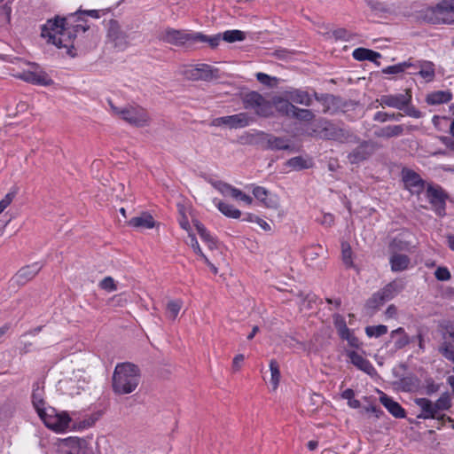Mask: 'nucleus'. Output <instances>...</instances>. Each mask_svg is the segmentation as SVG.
<instances>
[{"instance_id": "53", "label": "nucleus", "mask_w": 454, "mask_h": 454, "mask_svg": "<svg viewBox=\"0 0 454 454\" xmlns=\"http://www.w3.org/2000/svg\"><path fill=\"white\" fill-rule=\"evenodd\" d=\"M353 252L348 243L341 244V258L342 262L347 268L354 267V262L352 259Z\"/></svg>"}, {"instance_id": "11", "label": "nucleus", "mask_w": 454, "mask_h": 454, "mask_svg": "<svg viewBox=\"0 0 454 454\" xmlns=\"http://www.w3.org/2000/svg\"><path fill=\"white\" fill-rule=\"evenodd\" d=\"M33 70H25L18 77L22 81L37 86H51L54 83L51 76L38 64H31Z\"/></svg>"}, {"instance_id": "20", "label": "nucleus", "mask_w": 454, "mask_h": 454, "mask_svg": "<svg viewBox=\"0 0 454 454\" xmlns=\"http://www.w3.org/2000/svg\"><path fill=\"white\" fill-rule=\"evenodd\" d=\"M69 15L67 18L56 16L52 20H48L47 22L42 26V37L50 40V36L57 35L59 31L65 29V26L69 25Z\"/></svg>"}, {"instance_id": "4", "label": "nucleus", "mask_w": 454, "mask_h": 454, "mask_svg": "<svg viewBox=\"0 0 454 454\" xmlns=\"http://www.w3.org/2000/svg\"><path fill=\"white\" fill-rule=\"evenodd\" d=\"M309 135L320 139L334 140L340 143L352 141V137L355 142H359L360 140L359 137L354 136L348 129H345L336 125L332 121L325 118H319L312 124Z\"/></svg>"}, {"instance_id": "10", "label": "nucleus", "mask_w": 454, "mask_h": 454, "mask_svg": "<svg viewBox=\"0 0 454 454\" xmlns=\"http://www.w3.org/2000/svg\"><path fill=\"white\" fill-rule=\"evenodd\" d=\"M426 196L439 216L446 215V200L448 194L440 185L428 184L427 187Z\"/></svg>"}, {"instance_id": "15", "label": "nucleus", "mask_w": 454, "mask_h": 454, "mask_svg": "<svg viewBox=\"0 0 454 454\" xmlns=\"http://www.w3.org/2000/svg\"><path fill=\"white\" fill-rule=\"evenodd\" d=\"M252 121L253 119L247 113H239L233 115L215 118L211 125L215 127L225 125L230 129H240L247 127Z\"/></svg>"}, {"instance_id": "42", "label": "nucleus", "mask_w": 454, "mask_h": 454, "mask_svg": "<svg viewBox=\"0 0 454 454\" xmlns=\"http://www.w3.org/2000/svg\"><path fill=\"white\" fill-rule=\"evenodd\" d=\"M387 301L385 300V297L380 294V291L374 293L372 297H370L365 303V307L369 309H372L373 312L378 310L381 306H383Z\"/></svg>"}, {"instance_id": "7", "label": "nucleus", "mask_w": 454, "mask_h": 454, "mask_svg": "<svg viewBox=\"0 0 454 454\" xmlns=\"http://www.w3.org/2000/svg\"><path fill=\"white\" fill-rule=\"evenodd\" d=\"M245 109L254 110L255 114L261 117H270L272 115V106L270 101L265 99L259 92L252 90L245 93L241 97Z\"/></svg>"}, {"instance_id": "6", "label": "nucleus", "mask_w": 454, "mask_h": 454, "mask_svg": "<svg viewBox=\"0 0 454 454\" xmlns=\"http://www.w3.org/2000/svg\"><path fill=\"white\" fill-rule=\"evenodd\" d=\"M38 416L45 427L58 433L68 428L71 422L68 413L58 412L55 408L51 406L43 411L40 410Z\"/></svg>"}, {"instance_id": "64", "label": "nucleus", "mask_w": 454, "mask_h": 454, "mask_svg": "<svg viewBox=\"0 0 454 454\" xmlns=\"http://www.w3.org/2000/svg\"><path fill=\"white\" fill-rule=\"evenodd\" d=\"M333 35L336 40L349 41L351 38L349 31L343 27L333 30Z\"/></svg>"}, {"instance_id": "27", "label": "nucleus", "mask_w": 454, "mask_h": 454, "mask_svg": "<svg viewBox=\"0 0 454 454\" xmlns=\"http://www.w3.org/2000/svg\"><path fill=\"white\" fill-rule=\"evenodd\" d=\"M32 404L35 408L36 413L40 412V410L46 409V402L44 400V387L40 386L38 381L33 384V391H32Z\"/></svg>"}, {"instance_id": "54", "label": "nucleus", "mask_w": 454, "mask_h": 454, "mask_svg": "<svg viewBox=\"0 0 454 454\" xmlns=\"http://www.w3.org/2000/svg\"><path fill=\"white\" fill-rule=\"evenodd\" d=\"M69 26L73 33H74L75 36L77 33L82 31L83 33L90 29V26L87 24V20L83 19V20H78L77 16L74 19L69 20Z\"/></svg>"}, {"instance_id": "46", "label": "nucleus", "mask_w": 454, "mask_h": 454, "mask_svg": "<svg viewBox=\"0 0 454 454\" xmlns=\"http://www.w3.org/2000/svg\"><path fill=\"white\" fill-rule=\"evenodd\" d=\"M290 118L303 121H310L315 118V114L310 109L294 106Z\"/></svg>"}, {"instance_id": "48", "label": "nucleus", "mask_w": 454, "mask_h": 454, "mask_svg": "<svg viewBox=\"0 0 454 454\" xmlns=\"http://www.w3.org/2000/svg\"><path fill=\"white\" fill-rule=\"evenodd\" d=\"M403 114L401 113H387L379 111L373 115V121L378 122H386L387 121H399Z\"/></svg>"}, {"instance_id": "12", "label": "nucleus", "mask_w": 454, "mask_h": 454, "mask_svg": "<svg viewBox=\"0 0 454 454\" xmlns=\"http://www.w3.org/2000/svg\"><path fill=\"white\" fill-rule=\"evenodd\" d=\"M72 27H70L69 25L65 26V29L62 31H59L57 35L55 36H50V40H48L49 43H52L58 48H67V53L72 57L74 58L76 53V49L74 45V41L76 38L74 33L71 30Z\"/></svg>"}, {"instance_id": "59", "label": "nucleus", "mask_w": 454, "mask_h": 454, "mask_svg": "<svg viewBox=\"0 0 454 454\" xmlns=\"http://www.w3.org/2000/svg\"><path fill=\"white\" fill-rule=\"evenodd\" d=\"M340 339L347 340L348 345L354 348H360L362 346L360 340L350 330L348 333L342 335Z\"/></svg>"}, {"instance_id": "16", "label": "nucleus", "mask_w": 454, "mask_h": 454, "mask_svg": "<svg viewBox=\"0 0 454 454\" xmlns=\"http://www.w3.org/2000/svg\"><path fill=\"white\" fill-rule=\"evenodd\" d=\"M411 90L410 89H407L404 94L400 93L381 95L380 98L377 99V102H379L380 105L383 107L388 106L398 110H402L409 103H411Z\"/></svg>"}, {"instance_id": "3", "label": "nucleus", "mask_w": 454, "mask_h": 454, "mask_svg": "<svg viewBox=\"0 0 454 454\" xmlns=\"http://www.w3.org/2000/svg\"><path fill=\"white\" fill-rule=\"evenodd\" d=\"M415 403L420 408V413L417 416L418 419L453 422L451 417L443 413V411H449L452 407L451 398L448 392L442 393L435 402L426 397H420L415 399Z\"/></svg>"}, {"instance_id": "56", "label": "nucleus", "mask_w": 454, "mask_h": 454, "mask_svg": "<svg viewBox=\"0 0 454 454\" xmlns=\"http://www.w3.org/2000/svg\"><path fill=\"white\" fill-rule=\"evenodd\" d=\"M270 370L271 372V384L273 389H276L280 380V371L278 362L275 359H271L270 362Z\"/></svg>"}, {"instance_id": "18", "label": "nucleus", "mask_w": 454, "mask_h": 454, "mask_svg": "<svg viewBox=\"0 0 454 454\" xmlns=\"http://www.w3.org/2000/svg\"><path fill=\"white\" fill-rule=\"evenodd\" d=\"M107 36L114 43V47L120 51L125 50L129 45L128 35L121 29L116 20H110Z\"/></svg>"}, {"instance_id": "1", "label": "nucleus", "mask_w": 454, "mask_h": 454, "mask_svg": "<svg viewBox=\"0 0 454 454\" xmlns=\"http://www.w3.org/2000/svg\"><path fill=\"white\" fill-rule=\"evenodd\" d=\"M158 38L163 43L177 47L184 46L185 44L193 45L207 43L212 49H215L221 42L220 35L208 36L201 32H188L173 27H167L159 35Z\"/></svg>"}, {"instance_id": "52", "label": "nucleus", "mask_w": 454, "mask_h": 454, "mask_svg": "<svg viewBox=\"0 0 454 454\" xmlns=\"http://www.w3.org/2000/svg\"><path fill=\"white\" fill-rule=\"evenodd\" d=\"M333 325L337 330V333H338L340 338L342 335H344L345 333H348V332L350 330L347 326L346 320H345L344 317L340 314L333 315Z\"/></svg>"}, {"instance_id": "31", "label": "nucleus", "mask_w": 454, "mask_h": 454, "mask_svg": "<svg viewBox=\"0 0 454 454\" xmlns=\"http://www.w3.org/2000/svg\"><path fill=\"white\" fill-rule=\"evenodd\" d=\"M453 95L450 90H436L428 93L425 101L429 106L446 104L452 100Z\"/></svg>"}, {"instance_id": "21", "label": "nucleus", "mask_w": 454, "mask_h": 454, "mask_svg": "<svg viewBox=\"0 0 454 454\" xmlns=\"http://www.w3.org/2000/svg\"><path fill=\"white\" fill-rule=\"evenodd\" d=\"M253 195L259 200L265 207L277 209L278 207V200L276 195L271 194L266 188L252 184Z\"/></svg>"}, {"instance_id": "35", "label": "nucleus", "mask_w": 454, "mask_h": 454, "mask_svg": "<svg viewBox=\"0 0 454 454\" xmlns=\"http://www.w3.org/2000/svg\"><path fill=\"white\" fill-rule=\"evenodd\" d=\"M217 209L226 217L239 219L241 216V211L232 205L225 203L218 199L213 200Z\"/></svg>"}, {"instance_id": "23", "label": "nucleus", "mask_w": 454, "mask_h": 454, "mask_svg": "<svg viewBox=\"0 0 454 454\" xmlns=\"http://www.w3.org/2000/svg\"><path fill=\"white\" fill-rule=\"evenodd\" d=\"M284 96L292 103L310 106L313 103V95L301 89L291 88L284 92Z\"/></svg>"}, {"instance_id": "49", "label": "nucleus", "mask_w": 454, "mask_h": 454, "mask_svg": "<svg viewBox=\"0 0 454 454\" xmlns=\"http://www.w3.org/2000/svg\"><path fill=\"white\" fill-rule=\"evenodd\" d=\"M366 335L369 338H379L387 333V326L385 325H368L364 329Z\"/></svg>"}, {"instance_id": "39", "label": "nucleus", "mask_w": 454, "mask_h": 454, "mask_svg": "<svg viewBox=\"0 0 454 454\" xmlns=\"http://www.w3.org/2000/svg\"><path fill=\"white\" fill-rule=\"evenodd\" d=\"M287 142L288 141L284 137H275L269 134V137L266 141V150H288L291 146Z\"/></svg>"}, {"instance_id": "62", "label": "nucleus", "mask_w": 454, "mask_h": 454, "mask_svg": "<svg viewBox=\"0 0 454 454\" xmlns=\"http://www.w3.org/2000/svg\"><path fill=\"white\" fill-rule=\"evenodd\" d=\"M200 239L203 242H205L207 246V247L210 250H214L217 247V239L211 235V233L207 231L205 234H202L200 236Z\"/></svg>"}, {"instance_id": "50", "label": "nucleus", "mask_w": 454, "mask_h": 454, "mask_svg": "<svg viewBox=\"0 0 454 454\" xmlns=\"http://www.w3.org/2000/svg\"><path fill=\"white\" fill-rule=\"evenodd\" d=\"M212 185L219 191L223 196H228L229 192H231V197H235L236 192H238V188L232 186L228 183H224L223 181H215L211 183Z\"/></svg>"}, {"instance_id": "40", "label": "nucleus", "mask_w": 454, "mask_h": 454, "mask_svg": "<svg viewBox=\"0 0 454 454\" xmlns=\"http://www.w3.org/2000/svg\"><path fill=\"white\" fill-rule=\"evenodd\" d=\"M403 286L402 284L394 280L386 285L383 288L380 289L379 291L383 295V297H385V300L390 301L395 295H397V294L400 293L403 290Z\"/></svg>"}, {"instance_id": "22", "label": "nucleus", "mask_w": 454, "mask_h": 454, "mask_svg": "<svg viewBox=\"0 0 454 454\" xmlns=\"http://www.w3.org/2000/svg\"><path fill=\"white\" fill-rule=\"evenodd\" d=\"M411 67L415 70L419 69L418 72H410L411 74H419L427 82H431L435 76L434 64L428 60H413Z\"/></svg>"}, {"instance_id": "2", "label": "nucleus", "mask_w": 454, "mask_h": 454, "mask_svg": "<svg viewBox=\"0 0 454 454\" xmlns=\"http://www.w3.org/2000/svg\"><path fill=\"white\" fill-rule=\"evenodd\" d=\"M140 380L141 372L137 365L129 362L119 363L112 377L113 391L120 395L130 394L137 387Z\"/></svg>"}, {"instance_id": "28", "label": "nucleus", "mask_w": 454, "mask_h": 454, "mask_svg": "<svg viewBox=\"0 0 454 454\" xmlns=\"http://www.w3.org/2000/svg\"><path fill=\"white\" fill-rule=\"evenodd\" d=\"M390 338L395 340L394 347L395 350H400L414 341V338H410L403 327H398L390 333Z\"/></svg>"}, {"instance_id": "58", "label": "nucleus", "mask_w": 454, "mask_h": 454, "mask_svg": "<svg viewBox=\"0 0 454 454\" xmlns=\"http://www.w3.org/2000/svg\"><path fill=\"white\" fill-rule=\"evenodd\" d=\"M439 352L449 361L454 363V341H444L439 348Z\"/></svg>"}, {"instance_id": "9", "label": "nucleus", "mask_w": 454, "mask_h": 454, "mask_svg": "<svg viewBox=\"0 0 454 454\" xmlns=\"http://www.w3.org/2000/svg\"><path fill=\"white\" fill-rule=\"evenodd\" d=\"M184 74L191 81L210 82L220 77L219 69L208 64H198L184 70Z\"/></svg>"}, {"instance_id": "36", "label": "nucleus", "mask_w": 454, "mask_h": 454, "mask_svg": "<svg viewBox=\"0 0 454 454\" xmlns=\"http://www.w3.org/2000/svg\"><path fill=\"white\" fill-rule=\"evenodd\" d=\"M274 106L279 114L289 118L291 117L295 106L292 101L288 100L286 97L285 98L281 97L274 98Z\"/></svg>"}, {"instance_id": "63", "label": "nucleus", "mask_w": 454, "mask_h": 454, "mask_svg": "<svg viewBox=\"0 0 454 454\" xmlns=\"http://www.w3.org/2000/svg\"><path fill=\"white\" fill-rule=\"evenodd\" d=\"M434 277L439 281H447L451 278L450 272L446 267H438L434 271Z\"/></svg>"}, {"instance_id": "14", "label": "nucleus", "mask_w": 454, "mask_h": 454, "mask_svg": "<svg viewBox=\"0 0 454 454\" xmlns=\"http://www.w3.org/2000/svg\"><path fill=\"white\" fill-rule=\"evenodd\" d=\"M377 144L372 140H363L348 153V160L351 164H358L369 159L376 151Z\"/></svg>"}, {"instance_id": "43", "label": "nucleus", "mask_w": 454, "mask_h": 454, "mask_svg": "<svg viewBox=\"0 0 454 454\" xmlns=\"http://www.w3.org/2000/svg\"><path fill=\"white\" fill-rule=\"evenodd\" d=\"M412 65V58H410L408 60L393 65L388 66L382 69V73L386 74H395L399 73L404 72L407 68L411 67Z\"/></svg>"}, {"instance_id": "33", "label": "nucleus", "mask_w": 454, "mask_h": 454, "mask_svg": "<svg viewBox=\"0 0 454 454\" xmlns=\"http://www.w3.org/2000/svg\"><path fill=\"white\" fill-rule=\"evenodd\" d=\"M389 263L392 271H403L409 268L411 259L406 254L395 253V254H391Z\"/></svg>"}, {"instance_id": "38", "label": "nucleus", "mask_w": 454, "mask_h": 454, "mask_svg": "<svg viewBox=\"0 0 454 454\" xmlns=\"http://www.w3.org/2000/svg\"><path fill=\"white\" fill-rule=\"evenodd\" d=\"M268 137V133L263 131H256L247 136L246 143L248 145H255L262 150H266V141Z\"/></svg>"}, {"instance_id": "26", "label": "nucleus", "mask_w": 454, "mask_h": 454, "mask_svg": "<svg viewBox=\"0 0 454 454\" xmlns=\"http://www.w3.org/2000/svg\"><path fill=\"white\" fill-rule=\"evenodd\" d=\"M445 12L443 10L440 9V3L436 4L434 7H428L425 9L420 18L431 24H441V23H448L447 20L444 18Z\"/></svg>"}, {"instance_id": "24", "label": "nucleus", "mask_w": 454, "mask_h": 454, "mask_svg": "<svg viewBox=\"0 0 454 454\" xmlns=\"http://www.w3.org/2000/svg\"><path fill=\"white\" fill-rule=\"evenodd\" d=\"M347 356L349 358L350 363L355 365L357 369L367 373L370 376L376 374V370L372 364L366 358L363 357L357 352L354 350H348L346 352Z\"/></svg>"}, {"instance_id": "17", "label": "nucleus", "mask_w": 454, "mask_h": 454, "mask_svg": "<svg viewBox=\"0 0 454 454\" xmlns=\"http://www.w3.org/2000/svg\"><path fill=\"white\" fill-rule=\"evenodd\" d=\"M327 253L326 249L319 244H313L308 246L304 249V260L309 267L317 270H323L325 266V262L320 260Z\"/></svg>"}, {"instance_id": "30", "label": "nucleus", "mask_w": 454, "mask_h": 454, "mask_svg": "<svg viewBox=\"0 0 454 454\" xmlns=\"http://www.w3.org/2000/svg\"><path fill=\"white\" fill-rule=\"evenodd\" d=\"M128 223L137 229H152L156 223L151 214L143 212L140 215L132 217Z\"/></svg>"}, {"instance_id": "25", "label": "nucleus", "mask_w": 454, "mask_h": 454, "mask_svg": "<svg viewBox=\"0 0 454 454\" xmlns=\"http://www.w3.org/2000/svg\"><path fill=\"white\" fill-rule=\"evenodd\" d=\"M380 402L393 417L396 419H403L406 417V411L401 404L394 401L393 398L387 394L380 392Z\"/></svg>"}, {"instance_id": "13", "label": "nucleus", "mask_w": 454, "mask_h": 454, "mask_svg": "<svg viewBox=\"0 0 454 454\" xmlns=\"http://www.w3.org/2000/svg\"><path fill=\"white\" fill-rule=\"evenodd\" d=\"M402 181L404 188L411 194L419 195L425 189L426 181L416 171L403 168L401 171Z\"/></svg>"}, {"instance_id": "57", "label": "nucleus", "mask_w": 454, "mask_h": 454, "mask_svg": "<svg viewBox=\"0 0 454 454\" xmlns=\"http://www.w3.org/2000/svg\"><path fill=\"white\" fill-rule=\"evenodd\" d=\"M82 15H87L93 19L100 18L98 10H82V7H80L75 12L69 14V19H74L77 16L78 20H83Z\"/></svg>"}, {"instance_id": "55", "label": "nucleus", "mask_w": 454, "mask_h": 454, "mask_svg": "<svg viewBox=\"0 0 454 454\" xmlns=\"http://www.w3.org/2000/svg\"><path fill=\"white\" fill-rule=\"evenodd\" d=\"M243 221L255 223L265 231H270L271 230L270 225L265 220L253 213H247Z\"/></svg>"}, {"instance_id": "29", "label": "nucleus", "mask_w": 454, "mask_h": 454, "mask_svg": "<svg viewBox=\"0 0 454 454\" xmlns=\"http://www.w3.org/2000/svg\"><path fill=\"white\" fill-rule=\"evenodd\" d=\"M352 56L356 60H369L375 63L378 67L380 66V62L378 59L381 58V54L378 51L360 47L354 50Z\"/></svg>"}, {"instance_id": "32", "label": "nucleus", "mask_w": 454, "mask_h": 454, "mask_svg": "<svg viewBox=\"0 0 454 454\" xmlns=\"http://www.w3.org/2000/svg\"><path fill=\"white\" fill-rule=\"evenodd\" d=\"M404 128L401 124L387 125L378 129L374 131V136L380 138L389 139L392 137H400L403 134Z\"/></svg>"}, {"instance_id": "60", "label": "nucleus", "mask_w": 454, "mask_h": 454, "mask_svg": "<svg viewBox=\"0 0 454 454\" xmlns=\"http://www.w3.org/2000/svg\"><path fill=\"white\" fill-rule=\"evenodd\" d=\"M99 287L107 292H114L117 290V286L112 277L104 278L99 283Z\"/></svg>"}, {"instance_id": "51", "label": "nucleus", "mask_w": 454, "mask_h": 454, "mask_svg": "<svg viewBox=\"0 0 454 454\" xmlns=\"http://www.w3.org/2000/svg\"><path fill=\"white\" fill-rule=\"evenodd\" d=\"M286 165L294 170H302L309 168L308 161L301 156H295L289 159Z\"/></svg>"}, {"instance_id": "34", "label": "nucleus", "mask_w": 454, "mask_h": 454, "mask_svg": "<svg viewBox=\"0 0 454 454\" xmlns=\"http://www.w3.org/2000/svg\"><path fill=\"white\" fill-rule=\"evenodd\" d=\"M86 443L84 439L69 437L64 441L65 446L68 448V450H65V454H84L83 449Z\"/></svg>"}, {"instance_id": "8", "label": "nucleus", "mask_w": 454, "mask_h": 454, "mask_svg": "<svg viewBox=\"0 0 454 454\" xmlns=\"http://www.w3.org/2000/svg\"><path fill=\"white\" fill-rule=\"evenodd\" d=\"M112 109L122 120L136 127H145L149 124L150 117L147 111L141 106H128L118 108L111 105Z\"/></svg>"}, {"instance_id": "19", "label": "nucleus", "mask_w": 454, "mask_h": 454, "mask_svg": "<svg viewBox=\"0 0 454 454\" xmlns=\"http://www.w3.org/2000/svg\"><path fill=\"white\" fill-rule=\"evenodd\" d=\"M42 268L43 264H40L39 262L26 265L18 270L11 281L19 286H22L28 281L32 280L39 273Z\"/></svg>"}, {"instance_id": "61", "label": "nucleus", "mask_w": 454, "mask_h": 454, "mask_svg": "<svg viewBox=\"0 0 454 454\" xmlns=\"http://www.w3.org/2000/svg\"><path fill=\"white\" fill-rule=\"evenodd\" d=\"M425 387L426 394L427 395H432L433 394L439 391L440 385L436 384L432 377H427L425 379Z\"/></svg>"}, {"instance_id": "44", "label": "nucleus", "mask_w": 454, "mask_h": 454, "mask_svg": "<svg viewBox=\"0 0 454 454\" xmlns=\"http://www.w3.org/2000/svg\"><path fill=\"white\" fill-rule=\"evenodd\" d=\"M366 4L371 11L379 17H382L384 14L391 12L390 8L386 4L377 0H366Z\"/></svg>"}, {"instance_id": "5", "label": "nucleus", "mask_w": 454, "mask_h": 454, "mask_svg": "<svg viewBox=\"0 0 454 454\" xmlns=\"http://www.w3.org/2000/svg\"><path fill=\"white\" fill-rule=\"evenodd\" d=\"M314 98L322 104L324 113L335 114L338 112H347L353 110L358 103L353 100H346L340 96H335L329 93L318 94L313 90Z\"/></svg>"}, {"instance_id": "45", "label": "nucleus", "mask_w": 454, "mask_h": 454, "mask_svg": "<svg viewBox=\"0 0 454 454\" xmlns=\"http://www.w3.org/2000/svg\"><path fill=\"white\" fill-rule=\"evenodd\" d=\"M219 35H221V40H223L227 43L240 42L246 39L245 32L237 29L227 30Z\"/></svg>"}, {"instance_id": "47", "label": "nucleus", "mask_w": 454, "mask_h": 454, "mask_svg": "<svg viewBox=\"0 0 454 454\" xmlns=\"http://www.w3.org/2000/svg\"><path fill=\"white\" fill-rule=\"evenodd\" d=\"M183 301L181 300H171L167 303V317L171 319L175 320L182 308Z\"/></svg>"}, {"instance_id": "41", "label": "nucleus", "mask_w": 454, "mask_h": 454, "mask_svg": "<svg viewBox=\"0 0 454 454\" xmlns=\"http://www.w3.org/2000/svg\"><path fill=\"white\" fill-rule=\"evenodd\" d=\"M419 380L415 375H408L400 379V388L403 392H412L419 387Z\"/></svg>"}, {"instance_id": "37", "label": "nucleus", "mask_w": 454, "mask_h": 454, "mask_svg": "<svg viewBox=\"0 0 454 454\" xmlns=\"http://www.w3.org/2000/svg\"><path fill=\"white\" fill-rule=\"evenodd\" d=\"M389 251L392 254H400V252H407L411 249V243L403 239L401 235L392 239L388 245Z\"/></svg>"}]
</instances>
